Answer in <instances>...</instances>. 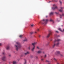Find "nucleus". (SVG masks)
I'll return each instance as SVG.
<instances>
[{"instance_id": "1", "label": "nucleus", "mask_w": 64, "mask_h": 64, "mask_svg": "<svg viewBox=\"0 0 64 64\" xmlns=\"http://www.w3.org/2000/svg\"><path fill=\"white\" fill-rule=\"evenodd\" d=\"M16 44L17 45H16V50L17 51H18L19 48H20L21 47V45L20 43L18 42H16Z\"/></svg>"}, {"instance_id": "2", "label": "nucleus", "mask_w": 64, "mask_h": 64, "mask_svg": "<svg viewBox=\"0 0 64 64\" xmlns=\"http://www.w3.org/2000/svg\"><path fill=\"white\" fill-rule=\"evenodd\" d=\"M47 22H48V19H44L42 20V23L43 25L45 26L47 23Z\"/></svg>"}, {"instance_id": "3", "label": "nucleus", "mask_w": 64, "mask_h": 64, "mask_svg": "<svg viewBox=\"0 0 64 64\" xmlns=\"http://www.w3.org/2000/svg\"><path fill=\"white\" fill-rule=\"evenodd\" d=\"M37 43L34 42V43H32V45H33L32 47V51H34V50H35V45L37 44Z\"/></svg>"}, {"instance_id": "4", "label": "nucleus", "mask_w": 64, "mask_h": 64, "mask_svg": "<svg viewBox=\"0 0 64 64\" xmlns=\"http://www.w3.org/2000/svg\"><path fill=\"white\" fill-rule=\"evenodd\" d=\"M54 7H52V10H55V9H57L58 8L57 6H56L55 4L54 5Z\"/></svg>"}, {"instance_id": "5", "label": "nucleus", "mask_w": 64, "mask_h": 64, "mask_svg": "<svg viewBox=\"0 0 64 64\" xmlns=\"http://www.w3.org/2000/svg\"><path fill=\"white\" fill-rule=\"evenodd\" d=\"M59 43H60L59 42H58L56 44H54V45H53V46H52V48H54V47H55V46H58L59 45Z\"/></svg>"}, {"instance_id": "6", "label": "nucleus", "mask_w": 64, "mask_h": 64, "mask_svg": "<svg viewBox=\"0 0 64 64\" xmlns=\"http://www.w3.org/2000/svg\"><path fill=\"white\" fill-rule=\"evenodd\" d=\"M60 52L59 51H57L55 52V54L56 55L58 56V54H60Z\"/></svg>"}, {"instance_id": "7", "label": "nucleus", "mask_w": 64, "mask_h": 64, "mask_svg": "<svg viewBox=\"0 0 64 64\" xmlns=\"http://www.w3.org/2000/svg\"><path fill=\"white\" fill-rule=\"evenodd\" d=\"M5 59H6V56H4L2 58V60L3 61H5Z\"/></svg>"}, {"instance_id": "8", "label": "nucleus", "mask_w": 64, "mask_h": 64, "mask_svg": "<svg viewBox=\"0 0 64 64\" xmlns=\"http://www.w3.org/2000/svg\"><path fill=\"white\" fill-rule=\"evenodd\" d=\"M52 34V32H50V33H49L48 34V36H47V38H49V37H50V35H51Z\"/></svg>"}, {"instance_id": "9", "label": "nucleus", "mask_w": 64, "mask_h": 64, "mask_svg": "<svg viewBox=\"0 0 64 64\" xmlns=\"http://www.w3.org/2000/svg\"><path fill=\"white\" fill-rule=\"evenodd\" d=\"M61 41V40L60 39H58L57 40H55L54 41V42H59L60 41Z\"/></svg>"}, {"instance_id": "10", "label": "nucleus", "mask_w": 64, "mask_h": 64, "mask_svg": "<svg viewBox=\"0 0 64 64\" xmlns=\"http://www.w3.org/2000/svg\"><path fill=\"white\" fill-rule=\"evenodd\" d=\"M63 9H64V8H61V9L59 10V11L60 12H62V11H63Z\"/></svg>"}, {"instance_id": "11", "label": "nucleus", "mask_w": 64, "mask_h": 64, "mask_svg": "<svg viewBox=\"0 0 64 64\" xmlns=\"http://www.w3.org/2000/svg\"><path fill=\"white\" fill-rule=\"evenodd\" d=\"M29 52H27L26 53H24V55H28V54H29Z\"/></svg>"}, {"instance_id": "12", "label": "nucleus", "mask_w": 64, "mask_h": 64, "mask_svg": "<svg viewBox=\"0 0 64 64\" xmlns=\"http://www.w3.org/2000/svg\"><path fill=\"white\" fill-rule=\"evenodd\" d=\"M50 22H52L53 23H54V21L53 20H52V19H50Z\"/></svg>"}, {"instance_id": "13", "label": "nucleus", "mask_w": 64, "mask_h": 64, "mask_svg": "<svg viewBox=\"0 0 64 64\" xmlns=\"http://www.w3.org/2000/svg\"><path fill=\"white\" fill-rule=\"evenodd\" d=\"M42 52L40 51H39L37 53L38 54H40Z\"/></svg>"}, {"instance_id": "14", "label": "nucleus", "mask_w": 64, "mask_h": 64, "mask_svg": "<svg viewBox=\"0 0 64 64\" xmlns=\"http://www.w3.org/2000/svg\"><path fill=\"white\" fill-rule=\"evenodd\" d=\"M13 64H17V62H13Z\"/></svg>"}, {"instance_id": "15", "label": "nucleus", "mask_w": 64, "mask_h": 64, "mask_svg": "<svg viewBox=\"0 0 64 64\" xmlns=\"http://www.w3.org/2000/svg\"><path fill=\"white\" fill-rule=\"evenodd\" d=\"M58 30H60V31H61V32H62V30H61V28H58Z\"/></svg>"}, {"instance_id": "16", "label": "nucleus", "mask_w": 64, "mask_h": 64, "mask_svg": "<svg viewBox=\"0 0 64 64\" xmlns=\"http://www.w3.org/2000/svg\"><path fill=\"white\" fill-rule=\"evenodd\" d=\"M9 49V46H8L6 47V49H7V50H8Z\"/></svg>"}, {"instance_id": "17", "label": "nucleus", "mask_w": 64, "mask_h": 64, "mask_svg": "<svg viewBox=\"0 0 64 64\" xmlns=\"http://www.w3.org/2000/svg\"><path fill=\"white\" fill-rule=\"evenodd\" d=\"M53 12H51L50 14V15H53Z\"/></svg>"}, {"instance_id": "18", "label": "nucleus", "mask_w": 64, "mask_h": 64, "mask_svg": "<svg viewBox=\"0 0 64 64\" xmlns=\"http://www.w3.org/2000/svg\"><path fill=\"white\" fill-rule=\"evenodd\" d=\"M34 33V32H30V34H31V35H32V34H33Z\"/></svg>"}, {"instance_id": "19", "label": "nucleus", "mask_w": 64, "mask_h": 64, "mask_svg": "<svg viewBox=\"0 0 64 64\" xmlns=\"http://www.w3.org/2000/svg\"><path fill=\"white\" fill-rule=\"evenodd\" d=\"M22 37H23V35H20V38H22Z\"/></svg>"}, {"instance_id": "20", "label": "nucleus", "mask_w": 64, "mask_h": 64, "mask_svg": "<svg viewBox=\"0 0 64 64\" xmlns=\"http://www.w3.org/2000/svg\"><path fill=\"white\" fill-rule=\"evenodd\" d=\"M52 1H55V2H57V0H53Z\"/></svg>"}, {"instance_id": "21", "label": "nucleus", "mask_w": 64, "mask_h": 64, "mask_svg": "<svg viewBox=\"0 0 64 64\" xmlns=\"http://www.w3.org/2000/svg\"><path fill=\"white\" fill-rule=\"evenodd\" d=\"M27 41V39H26L25 40H24V41Z\"/></svg>"}, {"instance_id": "22", "label": "nucleus", "mask_w": 64, "mask_h": 64, "mask_svg": "<svg viewBox=\"0 0 64 64\" xmlns=\"http://www.w3.org/2000/svg\"><path fill=\"white\" fill-rule=\"evenodd\" d=\"M44 58H46V57H47V55L46 54H45V56H44Z\"/></svg>"}, {"instance_id": "23", "label": "nucleus", "mask_w": 64, "mask_h": 64, "mask_svg": "<svg viewBox=\"0 0 64 64\" xmlns=\"http://www.w3.org/2000/svg\"><path fill=\"white\" fill-rule=\"evenodd\" d=\"M49 43H50L49 42H48V43L47 44L46 46H47L49 44Z\"/></svg>"}, {"instance_id": "24", "label": "nucleus", "mask_w": 64, "mask_h": 64, "mask_svg": "<svg viewBox=\"0 0 64 64\" xmlns=\"http://www.w3.org/2000/svg\"><path fill=\"white\" fill-rule=\"evenodd\" d=\"M27 63L26 62V61L25 60V62L24 63V64H26Z\"/></svg>"}, {"instance_id": "25", "label": "nucleus", "mask_w": 64, "mask_h": 64, "mask_svg": "<svg viewBox=\"0 0 64 64\" xmlns=\"http://www.w3.org/2000/svg\"><path fill=\"white\" fill-rule=\"evenodd\" d=\"M31 27H33V26H34V25H33V24H32L31 25Z\"/></svg>"}, {"instance_id": "26", "label": "nucleus", "mask_w": 64, "mask_h": 64, "mask_svg": "<svg viewBox=\"0 0 64 64\" xmlns=\"http://www.w3.org/2000/svg\"><path fill=\"white\" fill-rule=\"evenodd\" d=\"M59 2L60 4H62V2H61V1L60 0V1Z\"/></svg>"}, {"instance_id": "27", "label": "nucleus", "mask_w": 64, "mask_h": 64, "mask_svg": "<svg viewBox=\"0 0 64 64\" xmlns=\"http://www.w3.org/2000/svg\"><path fill=\"white\" fill-rule=\"evenodd\" d=\"M54 60L55 61H57V60L56 58H54Z\"/></svg>"}, {"instance_id": "28", "label": "nucleus", "mask_w": 64, "mask_h": 64, "mask_svg": "<svg viewBox=\"0 0 64 64\" xmlns=\"http://www.w3.org/2000/svg\"><path fill=\"white\" fill-rule=\"evenodd\" d=\"M42 59H41L42 61H43L44 60V59H43L42 58Z\"/></svg>"}, {"instance_id": "29", "label": "nucleus", "mask_w": 64, "mask_h": 64, "mask_svg": "<svg viewBox=\"0 0 64 64\" xmlns=\"http://www.w3.org/2000/svg\"><path fill=\"white\" fill-rule=\"evenodd\" d=\"M62 32H63V33H64V29H63V30H62Z\"/></svg>"}, {"instance_id": "30", "label": "nucleus", "mask_w": 64, "mask_h": 64, "mask_svg": "<svg viewBox=\"0 0 64 64\" xmlns=\"http://www.w3.org/2000/svg\"><path fill=\"white\" fill-rule=\"evenodd\" d=\"M46 62H49V61L47 60H46Z\"/></svg>"}, {"instance_id": "31", "label": "nucleus", "mask_w": 64, "mask_h": 64, "mask_svg": "<svg viewBox=\"0 0 64 64\" xmlns=\"http://www.w3.org/2000/svg\"><path fill=\"white\" fill-rule=\"evenodd\" d=\"M60 55L61 56H63V55L61 54H60Z\"/></svg>"}, {"instance_id": "32", "label": "nucleus", "mask_w": 64, "mask_h": 64, "mask_svg": "<svg viewBox=\"0 0 64 64\" xmlns=\"http://www.w3.org/2000/svg\"><path fill=\"white\" fill-rule=\"evenodd\" d=\"M56 14H59V13H57V12H56L55 13Z\"/></svg>"}, {"instance_id": "33", "label": "nucleus", "mask_w": 64, "mask_h": 64, "mask_svg": "<svg viewBox=\"0 0 64 64\" xmlns=\"http://www.w3.org/2000/svg\"><path fill=\"white\" fill-rule=\"evenodd\" d=\"M37 48L38 49H39V47L38 46L37 47Z\"/></svg>"}, {"instance_id": "34", "label": "nucleus", "mask_w": 64, "mask_h": 64, "mask_svg": "<svg viewBox=\"0 0 64 64\" xmlns=\"http://www.w3.org/2000/svg\"><path fill=\"white\" fill-rule=\"evenodd\" d=\"M9 57H11V54H10V55H9Z\"/></svg>"}, {"instance_id": "35", "label": "nucleus", "mask_w": 64, "mask_h": 64, "mask_svg": "<svg viewBox=\"0 0 64 64\" xmlns=\"http://www.w3.org/2000/svg\"><path fill=\"white\" fill-rule=\"evenodd\" d=\"M52 1H50L49 2H48V3H50V2H51Z\"/></svg>"}, {"instance_id": "36", "label": "nucleus", "mask_w": 64, "mask_h": 64, "mask_svg": "<svg viewBox=\"0 0 64 64\" xmlns=\"http://www.w3.org/2000/svg\"><path fill=\"white\" fill-rule=\"evenodd\" d=\"M37 31H39L40 30L39 29H38L37 30Z\"/></svg>"}, {"instance_id": "37", "label": "nucleus", "mask_w": 64, "mask_h": 64, "mask_svg": "<svg viewBox=\"0 0 64 64\" xmlns=\"http://www.w3.org/2000/svg\"><path fill=\"white\" fill-rule=\"evenodd\" d=\"M35 33H37V31H36L35 32Z\"/></svg>"}, {"instance_id": "38", "label": "nucleus", "mask_w": 64, "mask_h": 64, "mask_svg": "<svg viewBox=\"0 0 64 64\" xmlns=\"http://www.w3.org/2000/svg\"><path fill=\"white\" fill-rule=\"evenodd\" d=\"M36 59H38V57H37V56H36Z\"/></svg>"}, {"instance_id": "39", "label": "nucleus", "mask_w": 64, "mask_h": 64, "mask_svg": "<svg viewBox=\"0 0 64 64\" xmlns=\"http://www.w3.org/2000/svg\"><path fill=\"white\" fill-rule=\"evenodd\" d=\"M28 49H29V50H30V47L29 46V47Z\"/></svg>"}, {"instance_id": "40", "label": "nucleus", "mask_w": 64, "mask_h": 64, "mask_svg": "<svg viewBox=\"0 0 64 64\" xmlns=\"http://www.w3.org/2000/svg\"><path fill=\"white\" fill-rule=\"evenodd\" d=\"M38 37H39V38H40V37H41V36H40V35H39Z\"/></svg>"}, {"instance_id": "41", "label": "nucleus", "mask_w": 64, "mask_h": 64, "mask_svg": "<svg viewBox=\"0 0 64 64\" xmlns=\"http://www.w3.org/2000/svg\"><path fill=\"white\" fill-rule=\"evenodd\" d=\"M57 22H59V21H58V20H57Z\"/></svg>"}, {"instance_id": "42", "label": "nucleus", "mask_w": 64, "mask_h": 64, "mask_svg": "<svg viewBox=\"0 0 64 64\" xmlns=\"http://www.w3.org/2000/svg\"><path fill=\"white\" fill-rule=\"evenodd\" d=\"M23 55V54H22L21 56V57H22Z\"/></svg>"}, {"instance_id": "43", "label": "nucleus", "mask_w": 64, "mask_h": 64, "mask_svg": "<svg viewBox=\"0 0 64 64\" xmlns=\"http://www.w3.org/2000/svg\"><path fill=\"white\" fill-rule=\"evenodd\" d=\"M56 32H57V33H58V32L57 31H56Z\"/></svg>"}, {"instance_id": "44", "label": "nucleus", "mask_w": 64, "mask_h": 64, "mask_svg": "<svg viewBox=\"0 0 64 64\" xmlns=\"http://www.w3.org/2000/svg\"><path fill=\"white\" fill-rule=\"evenodd\" d=\"M11 63V62H9V64H10V63Z\"/></svg>"}, {"instance_id": "45", "label": "nucleus", "mask_w": 64, "mask_h": 64, "mask_svg": "<svg viewBox=\"0 0 64 64\" xmlns=\"http://www.w3.org/2000/svg\"><path fill=\"white\" fill-rule=\"evenodd\" d=\"M48 17V16H46V18H47Z\"/></svg>"}, {"instance_id": "46", "label": "nucleus", "mask_w": 64, "mask_h": 64, "mask_svg": "<svg viewBox=\"0 0 64 64\" xmlns=\"http://www.w3.org/2000/svg\"><path fill=\"white\" fill-rule=\"evenodd\" d=\"M60 16H62V15L61 14H60Z\"/></svg>"}, {"instance_id": "47", "label": "nucleus", "mask_w": 64, "mask_h": 64, "mask_svg": "<svg viewBox=\"0 0 64 64\" xmlns=\"http://www.w3.org/2000/svg\"><path fill=\"white\" fill-rule=\"evenodd\" d=\"M2 54H4V52H3L2 53Z\"/></svg>"}, {"instance_id": "48", "label": "nucleus", "mask_w": 64, "mask_h": 64, "mask_svg": "<svg viewBox=\"0 0 64 64\" xmlns=\"http://www.w3.org/2000/svg\"><path fill=\"white\" fill-rule=\"evenodd\" d=\"M58 64H60L58 63Z\"/></svg>"}, {"instance_id": "49", "label": "nucleus", "mask_w": 64, "mask_h": 64, "mask_svg": "<svg viewBox=\"0 0 64 64\" xmlns=\"http://www.w3.org/2000/svg\"><path fill=\"white\" fill-rule=\"evenodd\" d=\"M0 46H1V43H0Z\"/></svg>"}, {"instance_id": "50", "label": "nucleus", "mask_w": 64, "mask_h": 64, "mask_svg": "<svg viewBox=\"0 0 64 64\" xmlns=\"http://www.w3.org/2000/svg\"><path fill=\"white\" fill-rule=\"evenodd\" d=\"M40 22H39V24H40Z\"/></svg>"}, {"instance_id": "51", "label": "nucleus", "mask_w": 64, "mask_h": 64, "mask_svg": "<svg viewBox=\"0 0 64 64\" xmlns=\"http://www.w3.org/2000/svg\"><path fill=\"white\" fill-rule=\"evenodd\" d=\"M61 18V17H60V18Z\"/></svg>"}]
</instances>
